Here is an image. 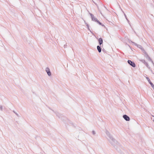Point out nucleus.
Masks as SVG:
<instances>
[{"label": "nucleus", "mask_w": 154, "mask_h": 154, "mask_svg": "<svg viewBox=\"0 0 154 154\" xmlns=\"http://www.w3.org/2000/svg\"><path fill=\"white\" fill-rule=\"evenodd\" d=\"M106 133L109 137L108 140L112 145H115L116 144L117 141L110 134L109 132L108 131H106Z\"/></svg>", "instance_id": "f257e3e1"}, {"label": "nucleus", "mask_w": 154, "mask_h": 154, "mask_svg": "<svg viewBox=\"0 0 154 154\" xmlns=\"http://www.w3.org/2000/svg\"><path fill=\"white\" fill-rule=\"evenodd\" d=\"M129 42H131L135 46H137L138 48L141 49L143 53H144V51H145L144 50V48H143V47L140 45H137V44L132 42V41L130 40Z\"/></svg>", "instance_id": "f03ea898"}, {"label": "nucleus", "mask_w": 154, "mask_h": 154, "mask_svg": "<svg viewBox=\"0 0 154 154\" xmlns=\"http://www.w3.org/2000/svg\"><path fill=\"white\" fill-rule=\"evenodd\" d=\"M144 54V56L149 61H150L152 62V63L153 64H154V63L153 61L150 58L149 56L148 55L147 53L146 52V51H144V53H143Z\"/></svg>", "instance_id": "7ed1b4c3"}, {"label": "nucleus", "mask_w": 154, "mask_h": 154, "mask_svg": "<svg viewBox=\"0 0 154 154\" xmlns=\"http://www.w3.org/2000/svg\"><path fill=\"white\" fill-rule=\"evenodd\" d=\"M128 62L129 64L133 67H135L136 66L135 63L134 62L132 61L131 60H128Z\"/></svg>", "instance_id": "20e7f679"}, {"label": "nucleus", "mask_w": 154, "mask_h": 154, "mask_svg": "<svg viewBox=\"0 0 154 154\" xmlns=\"http://www.w3.org/2000/svg\"><path fill=\"white\" fill-rule=\"evenodd\" d=\"M46 72H47L48 75L49 76H50L51 75V73L50 71V69L48 67H47L45 69Z\"/></svg>", "instance_id": "39448f33"}, {"label": "nucleus", "mask_w": 154, "mask_h": 154, "mask_svg": "<svg viewBox=\"0 0 154 154\" xmlns=\"http://www.w3.org/2000/svg\"><path fill=\"white\" fill-rule=\"evenodd\" d=\"M90 14L92 20L93 21H94L95 22H97V21L98 20L97 19L95 18L94 17V15L93 14H92L90 13Z\"/></svg>", "instance_id": "423d86ee"}, {"label": "nucleus", "mask_w": 154, "mask_h": 154, "mask_svg": "<svg viewBox=\"0 0 154 154\" xmlns=\"http://www.w3.org/2000/svg\"><path fill=\"white\" fill-rule=\"evenodd\" d=\"M123 117L126 121H129L130 120L129 117L126 115H124Z\"/></svg>", "instance_id": "0eeeda50"}, {"label": "nucleus", "mask_w": 154, "mask_h": 154, "mask_svg": "<svg viewBox=\"0 0 154 154\" xmlns=\"http://www.w3.org/2000/svg\"><path fill=\"white\" fill-rule=\"evenodd\" d=\"M146 79H147V81H148L149 83L151 85L152 87L154 89V85L151 82V81L149 79V78H148V77H146Z\"/></svg>", "instance_id": "6e6552de"}, {"label": "nucleus", "mask_w": 154, "mask_h": 154, "mask_svg": "<svg viewBox=\"0 0 154 154\" xmlns=\"http://www.w3.org/2000/svg\"><path fill=\"white\" fill-rule=\"evenodd\" d=\"M98 41L100 45H101L103 43V40L102 38H100L98 39Z\"/></svg>", "instance_id": "1a4fd4ad"}, {"label": "nucleus", "mask_w": 154, "mask_h": 154, "mask_svg": "<svg viewBox=\"0 0 154 154\" xmlns=\"http://www.w3.org/2000/svg\"><path fill=\"white\" fill-rule=\"evenodd\" d=\"M97 49L99 53H100L101 51V48L99 45H98L97 46Z\"/></svg>", "instance_id": "9d476101"}, {"label": "nucleus", "mask_w": 154, "mask_h": 154, "mask_svg": "<svg viewBox=\"0 0 154 154\" xmlns=\"http://www.w3.org/2000/svg\"><path fill=\"white\" fill-rule=\"evenodd\" d=\"M85 23L86 24V26H87V28H88V29L91 32V30H90V29H89V25H88V24L87 23H85Z\"/></svg>", "instance_id": "9b49d317"}, {"label": "nucleus", "mask_w": 154, "mask_h": 154, "mask_svg": "<svg viewBox=\"0 0 154 154\" xmlns=\"http://www.w3.org/2000/svg\"><path fill=\"white\" fill-rule=\"evenodd\" d=\"M140 61H141L142 63L145 64L146 62L145 60H140Z\"/></svg>", "instance_id": "f8f14e48"}, {"label": "nucleus", "mask_w": 154, "mask_h": 154, "mask_svg": "<svg viewBox=\"0 0 154 154\" xmlns=\"http://www.w3.org/2000/svg\"><path fill=\"white\" fill-rule=\"evenodd\" d=\"M13 112L18 116L19 117V116L18 114H17V112H16L14 111H13Z\"/></svg>", "instance_id": "ddd939ff"}, {"label": "nucleus", "mask_w": 154, "mask_h": 154, "mask_svg": "<svg viewBox=\"0 0 154 154\" xmlns=\"http://www.w3.org/2000/svg\"><path fill=\"white\" fill-rule=\"evenodd\" d=\"M146 66V67H147L148 68H149V65L148 64V63L146 62L145 64H144Z\"/></svg>", "instance_id": "4468645a"}, {"label": "nucleus", "mask_w": 154, "mask_h": 154, "mask_svg": "<svg viewBox=\"0 0 154 154\" xmlns=\"http://www.w3.org/2000/svg\"><path fill=\"white\" fill-rule=\"evenodd\" d=\"M0 109L2 111L3 110V107L1 105L0 106Z\"/></svg>", "instance_id": "2eb2a0df"}, {"label": "nucleus", "mask_w": 154, "mask_h": 154, "mask_svg": "<svg viewBox=\"0 0 154 154\" xmlns=\"http://www.w3.org/2000/svg\"><path fill=\"white\" fill-rule=\"evenodd\" d=\"M97 22L99 23L100 25H102V23L99 20H98Z\"/></svg>", "instance_id": "dca6fc26"}, {"label": "nucleus", "mask_w": 154, "mask_h": 154, "mask_svg": "<svg viewBox=\"0 0 154 154\" xmlns=\"http://www.w3.org/2000/svg\"><path fill=\"white\" fill-rule=\"evenodd\" d=\"M92 134L94 135H95V134H96L95 132V131H92Z\"/></svg>", "instance_id": "f3484780"}, {"label": "nucleus", "mask_w": 154, "mask_h": 154, "mask_svg": "<svg viewBox=\"0 0 154 154\" xmlns=\"http://www.w3.org/2000/svg\"><path fill=\"white\" fill-rule=\"evenodd\" d=\"M122 12H123V13H124V16H125V18L126 19H127V16H126V15L124 13V12L123 11H122Z\"/></svg>", "instance_id": "a211bd4d"}, {"label": "nucleus", "mask_w": 154, "mask_h": 154, "mask_svg": "<svg viewBox=\"0 0 154 154\" xmlns=\"http://www.w3.org/2000/svg\"><path fill=\"white\" fill-rule=\"evenodd\" d=\"M67 46V44H65V45H64V48H66V47Z\"/></svg>", "instance_id": "6ab92c4d"}, {"label": "nucleus", "mask_w": 154, "mask_h": 154, "mask_svg": "<svg viewBox=\"0 0 154 154\" xmlns=\"http://www.w3.org/2000/svg\"><path fill=\"white\" fill-rule=\"evenodd\" d=\"M126 20H127V21L128 22V23H129V20H128V19H127H127H126Z\"/></svg>", "instance_id": "aec40b11"}, {"label": "nucleus", "mask_w": 154, "mask_h": 154, "mask_svg": "<svg viewBox=\"0 0 154 154\" xmlns=\"http://www.w3.org/2000/svg\"><path fill=\"white\" fill-rule=\"evenodd\" d=\"M126 20H127V21L128 22V23H129V20H128V19H127H127H126Z\"/></svg>", "instance_id": "412c9836"}, {"label": "nucleus", "mask_w": 154, "mask_h": 154, "mask_svg": "<svg viewBox=\"0 0 154 154\" xmlns=\"http://www.w3.org/2000/svg\"><path fill=\"white\" fill-rule=\"evenodd\" d=\"M92 1L96 5H97V4H96L95 2H94V1H93V0H92Z\"/></svg>", "instance_id": "4be33fe9"}, {"label": "nucleus", "mask_w": 154, "mask_h": 154, "mask_svg": "<svg viewBox=\"0 0 154 154\" xmlns=\"http://www.w3.org/2000/svg\"><path fill=\"white\" fill-rule=\"evenodd\" d=\"M101 25L102 26H103V27H104V26H105L104 25H103V24H102V25Z\"/></svg>", "instance_id": "5701e85b"}]
</instances>
